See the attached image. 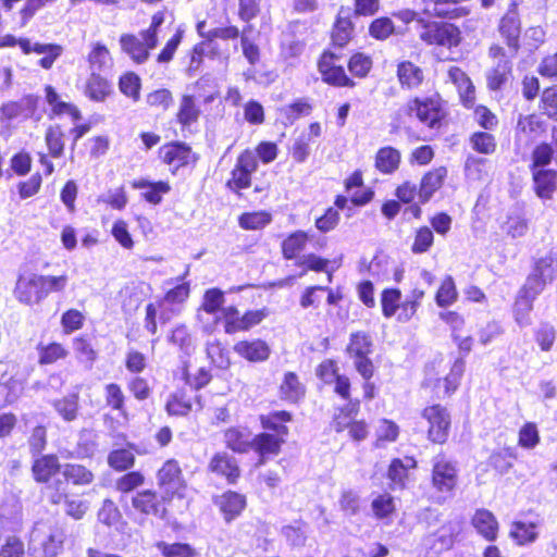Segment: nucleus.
Wrapping results in <instances>:
<instances>
[{"label": "nucleus", "instance_id": "412c9836", "mask_svg": "<svg viewBox=\"0 0 557 557\" xmlns=\"http://www.w3.org/2000/svg\"><path fill=\"white\" fill-rule=\"evenodd\" d=\"M446 175L447 170L442 166L426 173L422 177L418 191L419 199L422 203L428 202L433 194L442 187Z\"/></svg>", "mask_w": 557, "mask_h": 557}, {"label": "nucleus", "instance_id": "9d476101", "mask_svg": "<svg viewBox=\"0 0 557 557\" xmlns=\"http://www.w3.org/2000/svg\"><path fill=\"white\" fill-rule=\"evenodd\" d=\"M158 484L166 495L173 496L184 488L182 470L176 460L170 459L163 463L157 474Z\"/></svg>", "mask_w": 557, "mask_h": 557}, {"label": "nucleus", "instance_id": "5fc2aeb1", "mask_svg": "<svg viewBox=\"0 0 557 557\" xmlns=\"http://www.w3.org/2000/svg\"><path fill=\"white\" fill-rule=\"evenodd\" d=\"M104 399L108 407L113 410H117L123 414H125V396L122 388L115 384L110 383L104 387Z\"/></svg>", "mask_w": 557, "mask_h": 557}, {"label": "nucleus", "instance_id": "c756f323", "mask_svg": "<svg viewBox=\"0 0 557 557\" xmlns=\"http://www.w3.org/2000/svg\"><path fill=\"white\" fill-rule=\"evenodd\" d=\"M111 92V84L99 73H90L85 95L92 101L102 102Z\"/></svg>", "mask_w": 557, "mask_h": 557}, {"label": "nucleus", "instance_id": "4c0bfd02", "mask_svg": "<svg viewBox=\"0 0 557 557\" xmlns=\"http://www.w3.org/2000/svg\"><path fill=\"white\" fill-rule=\"evenodd\" d=\"M516 458V454L512 448H503L493 451L488 459L487 465L496 471L499 475L508 473L512 468V460Z\"/></svg>", "mask_w": 557, "mask_h": 557}, {"label": "nucleus", "instance_id": "c85d7f7f", "mask_svg": "<svg viewBox=\"0 0 557 557\" xmlns=\"http://www.w3.org/2000/svg\"><path fill=\"white\" fill-rule=\"evenodd\" d=\"M305 386L294 372H286L280 385V397L289 403H297L305 396Z\"/></svg>", "mask_w": 557, "mask_h": 557}, {"label": "nucleus", "instance_id": "0e129e2a", "mask_svg": "<svg viewBox=\"0 0 557 557\" xmlns=\"http://www.w3.org/2000/svg\"><path fill=\"white\" fill-rule=\"evenodd\" d=\"M121 92L134 101L139 99L140 78L135 73L124 74L119 82Z\"/></svg>", "mask_w": 557, "mask_h": 557}, {"label": "nucleus", "instance_id": "a878e982", "mask_svg": "<svg viewBox=\"0 0 557 557\" xmlns=\"http://www.w3.org/2000/svg\"><path fill=\"white\" fill-rule=\"evenodd\" d=\"M160 154L164 163L178 169L189 162L191 150L185 144L175 143L162 147Z\"/></svg>", "mask_w": 557, "mask_h": 557}, {"label": "nucleus", "instance_id": "3c124183", "mask_svg": "<svg viewBox=\"0 0 557 557\" xmlns=\"http://www.w3.org/2000/svg\"><path fill=\"white\" fill-rule=\"evenodd\" d=\"M401 292L398 288H386L381 295L382 313L385 318H392L399 310Z\"/></svg>", "mask_w": 557, "mask_h": 557}, {"label": "nucleus", "instance_id": "c9c22d12", "mask_svg": "<svg viewBox=\"0 0 557 557\" xmlns=\"http://www.w3.org/2000/svg\"><path fill=\"white\" fill-rule=\"evenodd\" d=\"M220 508L227 521L238 516L245 508V497L236 492L224 493L220 498Z\"/></svg>", "mask_w": 557, "mask_h": 557}, {"label": "nucleus", "instance_id": "aec40b11", "mask_svg": "<svg viewBox=\"0 0 557 557\" xmlns=\"http://www.w3.org/2000/svg\"><path fill=\"white\" fill-rule=\"evenodd\" d=\"M132 187L134 189L145 190L141 194L143 198L152 205H159L162 201L163 195L168 194L171 190V187L166 182H150L145 178L133 181Z\"/></svg>", "mask_w": 557, "mask_h": 557}, {"label": "nucleus", "instance_id": "393cba45", "mask_svg": "<svg viewBox=\"0 0 557 557\" xmlns=\"http://www.w3.org/2000/svg\"><path fill=\"white\" fill-rule=\"evenodd\" d=\"M416 466L417 462L412 457L393 459L387 473L393 488H404L408 479L409 469H413Z\"/></svg>", "mask_w": 557, "mask_h": 557}, {"label": "nucleus", "instance_id": "4d7b16f0", "mask_svg": "<svg viewBox=\"0 0 557 557\" xmlns=\"http://www.w3.org/2000/svg\"><path fill=\"white\" fill-rule=\"evenodd\" d=\"M39 281L42 286L44 299L48 297L51 293H62L69 283V276L66 274L62 275H40Z\"/></svg>", "mask_w": 557, "mask_h": 557}, {"label": "nucleus", "instance_id": "72a5a7b5", "mask_svg": "<svg viewBox=\"0 0 557 557\" xmlns=\"http://www.w3.org/2000/svg\"><path fill=\"white\" fill-rule=\"evenodd\" d=\"M510 537L516 541L518 545H528L536 541L537 524L533 522L516 521L510 528Z\"/></svg>", "mask_w": 557, "mask_h": 557}, {"label": "nucleus", "instance_id": "13d9d810", "mask_svg": "<svg viewBox=\"0 0 557 557\" xmlns=\"http://www.w3.org/2000/svg\"><path fill=\"white\" fill-rule=\"evenodd\" d=\"M207 356L220 369L230 366L228 351L216 339L207 343Z\"/></svg>", "mask_w": 557, "mask_h": 557}, {"label": "nucleus", "instance_id": "37998d69", "mask_svg": "<svg viewBox=\"0 0 557 557\" xmlns=\"http://www.w3.org/2000/svg\"><path fill=\"white\" fill-rule=\"evenodd\" d=\"M308 242V235L302 231L290 234L282 243V251L284 258L292 260L296 258L305 248Z\"/></svg>", "mask_w": 557, "mask_h": 557}, {"label": "nucleus", "instance_id": "de8ad7c7", "mask_svg": "<svg viewBox=\"0 0 557 557\" xmlns=\"http://www.w3.org/2000/svg\"><path fill=\"white\" fill-rule=\"evenodd\" d=\"M272 218L271 214L265 211L247 212L239 216V226L244 230L257 231L265 227Z\"/></svg>", "mask_w": 557, "mask_h": 557}, {"label": "nucleus", "instance_id": "338daca9", "mask_svg": "<svg viewBox=\"0 0 557 557\" xmlns=\"http://www.w3.org/2000/svg\"><path fill=\"white\" fill-rule=\"evenodd\" d=\"M540 443V434L535 423L528 422L519 431L518 444L525 449H532Z\"/></svg>", "mask_w": 557, "mask_h": 557}, {"label": "nucleus", "instance_id": "49530a36", "mask_svg": "<svg viewBox=\"0 0 557 557\" xmlns=\"http://www.w3.org/2000/svg\"><path fill=\"white\" fill-rule=\"evenodd\" d=\"M199 114L200 110L197 107L194 97L188 95L183 96L180 110L177 112V121L183 126H189L198 120Z\"/></svg>", "mask_w": 557, "mask_h": 557}, {"label": "nucleus", "instance_id": "a211bd4d", "mask_svg": "<svg viewBox=\"0 0 557 557\" xmlns=\"http://www.w3.org/2000/svg\"><path fill=\"white\" fill-rule=\"evenodd\" d=\"M234 351L251 362H261L269 358L270 347L262 339L242 341L234 345Z\"/></svg>", "mask_w": 557, "mask_h": 557}, {"label": "nucleus", "instance_id": "f03ea898", "mask_svg": "<svg viewBox=\"0 0 557 557\" xmlns=\"http://www.w3.org/2000/svg\"><path fill=\"white\" fill-rule=\"evenodd\" d=\"M432 486L438 493L437 503L442 504L451 498L458 483L456 462L445 455L432 459Z\"/></svg>", "mask_w": 557, "mask_h": 557}, {"label": "nucleus", "instance_id": "603ef678", "mask_svg": "<svg viewBox=\"0 0 557 557\" xmlns=\"http://www.w3.org/2000/svg\"><path fill=\"white\" fill-rule=\"evenodd\" d=\"M470 145L473 150L483 154H492L496 150L495 137L486 132H475L470 137Z\"/></svg>", "mask_w": 557, "mask_h": 557}, {"label": "nucleus", "instance_id": "473e14b6", "mask_svg": "<svg viewBox=\"0 0 557 557\" xmlns=\"http://www.w3.org/2000/svg\"><path fill=\"white\" fill-rule=\"evenodd\" d=\"M557 173L553 170L533 171V180L536 194L541 198H550L556 188Z\"/></svg>", "mask_w": 557, "mask_h": 557}, {"label": "nucleus", "instance_id": "423d86ee", "mask_svg": "<svg viewBox=\"0 0 557 557\" xmlns=\"http://www.w3.org/2000/svg\"><path fill=\"white\" fill-rule=\"evenodd\" d=\"M123 50L135 63H145L149 58V51L158 45V39L147 35L143 30L138 35L125 34L120 38Z\"/></svg>", "mask_w": 557, "mask_h": 557}, {"label": "nucleus", "instance_id": "680f3d73", "mask_svg": "<svg viewBox=\"0 0 557 557\" xmlns=\"http://www.w3.org/2000/svg\"><path fill=\"white\" fill-rule=\"evenodd\" d=\"M108 462L113 469L123 471L134 466L135 456L128 449H116L109 454Z\"/></svg>", "mask_w": 557, "mask_h": 557}, {"label": "nucleus", "instance_id": "6e6552de", "mask_svg": "<svg viewBox=\"0 0 557 557\" xmlns=\"http://www.w3.org/2000/svg\"><path fill=\"white\" fill-rule=\"evenodd\" d=\"M488 54L496 60L495 65L487 73V86L492 90H498L507 82L511 73V55H507L505 49L498 45H493Z\"/></svg>", "mask_w": 557, "mask_h": 557}, {"label": "nucleus", "instance_id": "1a4fd4ad", "mask_svg": "<svg viewBox=\"0 0 557 557\" xmlns=\"http://www.w3.org/2000/svg\"><path fill=\"white\" fill-rule=\"evenodd\" d=\"M15 299L26 306L38 305L44 300L39 274L28 273L17 277L13 290Z\"/></svg>", "mask_w": 557, "mask_h": 557}, {"label": "nucleus", "instance_id": "4be33fe9", "mask_svg": "<svg viewBox=\"0 0 557 557\" xmlns=\"http://www.w3.org/2000/svg\"><path fill=\"white\" fill-rule=\"evenodd\" d=\"M472 524L484 539L495 541L498 532V522L487 509H478L472 518Z\"/></svg>", "mask_w": 557, "mask_h": 557}, {"label": "nucleus", "instance_id": "e433bc0d", "mask_svg": "<svg viewBox=\"0 0 557 557\" xmlns=\"http://www.w3.org/2000/svg\"><path fill=\"white\" fill-rule=\"evenodd\" d=\"M78 393H73L52 403L54 410L66 422L74 421L78 416Z\"/></svg>", "mask_w": 557, "mask_h": 557}, {"label": "nucleus", "instance_id": "bf43d9fd", "mask_svg": "<svg viewBox=\"0 0 557 557\" xmlns=\"http://www.w3.org/2000/svg\"><path fill=\"white\" fill-rule=\"evenodd\" d=\"M24 389L23 382L17 379H10L5 383H0L1 406L12 404L22 395Z\"/></svg>", "mask_w": 557, "mask_h": 557}, {"label": "nucleus", "instance_id": "f704fd0d", "mask_svg": "<svg viewBox=\"0 0 557 557\" xmlns=\"http://www.w3.org/2000/svg\"><path fill=\"white\" fill-rule=\"evenodd\" d=\"M60 468L59 460L54 455H46L35 460L33 473L38 482H47Z\"/></svg>", "mask_w": 557, "mask_h": 557}, {"label": "nucleus", "instance_id": "774afa93", "mask_svg": "<svg viewBox=\"0 0 557 557\" xmlns=\"http://www.w3.org/2000/svg\"><path fill=\"white\" fill-rule=\"evenodd\" d=\"M158 548L165 557H195L194 548L188 544L183 543H159Z\"/></svg>", "mask_w": 557, "mask_h": 557}, {"label": "nucleus", "instance_id": "a18cd8bd", "mask_svg": "<svg viewBox=\"0 0 557 557\" xmlns=\"http://www.w3.org/2000/svg\"><path fill=\"white\" fill-rule=\"evenodd\" d=\"M347 426H349V434L355 441H362L368 435V426L363 421L350 423L349 414L344 418L342 414L335 417L334 429L336 432H342Z\"/></svg>", "mask_w": 557, "mask_h": 557}, {"label": "nucleus", "instance_id": "5701e85b", "mask_svg": "<svg viewBox=\"0 0 557 557\" xmlns=\"http://www.w3.org/2000/svg\"><path fill=\"white\" fill-rule=\"evenodd\" d=\"M397 77L403 88L414 89L422 84L424 74L422 69L411 61H403L397 65Z\"/></svg>", "mask_w": 557, "mask_h": 557}, {"label": "nucleus", "instance_id": "864d4df0", "mask_svg": "<svg viewBox=\"0 0 557 557\" xmlns=\"http://www.w3.org/2000/svg\"><path fill=\"white\" fill-rule=\"evenodd\" d=\"M63 132L59 125L50 126L46 132V144L51 157L60 158L63 156L64 141Z\"/></svg>", "mask_w": 557, "mask_h": 557}, {"label": "nucleus", "instance_id": "2f4dec72", "mask_svg": "<svg viewBox=\"0 0 557 557\" xmlns=\"http://www.w3.org/2000/svg\"><path fill=\"white\" fill-rule=\"evenodd\" d=\"M400 152L393 147H383L379 149L375 156V168L384 174L394 173L400 163Z\"/></svg>", "mask_w": 557, "mask_h": 557}, {"label": "nucleus", "instance_id": "f8f14e48", "mask_svg": "<svg viewBox=\"0 0 557 557\" xmlns=\"http://www.w3.org/2000/svg\"><path fill=\"white\" fill-rule=\"evenodd\" d=\"M499 33L511 50V57H515L520 47L519 38L521 33L520 18L515 10L508 11L500 20Z\"/></svg>", "mask_w": 557, "mask_h": 557}, {"label": "nucleus", "instance_id": "ddd939ff", "mask_svg": "<svg viewBox=\"0 0 557 557\" xmlns=\"http://www.w3.org/2000/svg\"><path fill=\"white\" fill-rule=\"evenodd\" d=\"M208 469L212 473L224 476L231 484L235 483L240 474L236 459L225 451L214 454Z\"/></svg>", "mask_w": 557, "mask_h": 557}, {"label": "nucleus", "instance_id": "39448f33", "mask_svg": "<svg viewBox=\"0 0 557 557\" xmlns=\"http://www.w3.org/2000/svg\"><path fill=\"white\" fill-rule=\"evenodd\" d=\"M408 111L414 113L421 123L438 128L445 116L442 100L437 94L426 98H414L408 103Z\"/></svg>", "mask_w": 557, "mask_h": 557}, {"label": "nucleus", "instance_id": "dca6fc26", "mask_svg": "<svg viewBox=\"0 0 557 557\" xmlns=\"http://www.w3.org/2000/svg\"><path fill=\"white\" fill-rule=\"evenodd\" d=\"M332 55L323 54L319 61V71L325 83L337 87H352L355 83L346 75L342 66L331 64Z\"/></svg>", "mask_w": 557, "mask_h": 557}, {"label": "nucleus", "instance_id": "7ed1b4c3", "mask_svg": "<svg viewBox=\"0 0 557 557\" xmlns=\"http://www.w3.org/2000/svg\"><path fill=\"white\" fill-rule=\"evenodd\" d=\"M419 38L429 46H440L447 49L460 44V30L454 24L445 22H429L423 18L417 21Z\"/></svg>", "mask_w": 557, "mask_h": 557}, {"label": "nucleus", "instance_id": "bb28decb", "mask_svg": "<svg viewBox=\"0 0 557 557\" xmlns=\"http://www.w3.org/2000/svg\"><path fill=\"white\" fill-rule=\"evenodd\" d=\"M90 73H106L113 65V61L108 48L100 42L91 45V50L87 57Z\"/></svg>", "mask_w": 557, "mask_h": 557}, {"label": "nucleus", "instance_id": "8fccbe9b", "mask_svg": "<svg viewBox=\"0 0 557 557\" xmlns=\"http://www.w3.org/2000/svg\"><path fill=\"white\" fill-rule=\"evenodd\" d=\"M533 271L540 274L546 283L552 282L557 276V255L549 252L535 262Z\"/></svg>", "mask_w": 557, "mask_h": 557}, {"label": "nucleus", "instance_id": "cd10ccee", "mask_svg": "<svg viewBox=\"0 0 557 557\" xmlns=\"http://www.w3.org/2000/svg\"><path fill=\"white\" fill-rule=\"evenodd\" d=\"M351 33L350 10L341 8L332 33L333 42L338 47H344L349 41Z\"/></svg>", "mask_w": 557, "mask_h": 557}, {"label": "nucleus", "instance_id": "09e8293b", "mask_svg": "<svg viewBox=\"0 0 557 557\" xmlns=\"http://www.w3.org/2000/svg\"><path fill=\"white\" fill-rule=\"evenodd\" d=\"M369 34L377 40H385L393 34L403 33L395 27L392 18L384 16L372 21L369 26Z\"/></svg>", "mask_w": 557, "mask_h": 557}, {"label": "nucleus", "instance_id": "69168bd1", "mask_svg": "<svg viewBox=\"0 0 557 557\" xmlns=\"http://www.w3.org/2000/svg\"><path fill=\"white\" fill-rule=\"evenodd\" d=\"M66 349L58 343H52L39 348V362L41 364H51L60 359L65 358Z\"/></svg>", "mask_w": 557, "mask_h": 557}, {"label": "nucleus", "instance_id": "e2e57ef3", "mask_svg": "<svg viewBox=\"0 0 557 557\" xmlns=\"http://www.w3.org/2000/svg\"><path fill=\"white\" fill-rule=\"evenodd\" d=\"M463 371H465L463 359H461V358L456 359L450 368V372L443 380L446 395H450L451 393H454L457 389V387L460 383L461 376L463 374Z\"/></svg>", "mask_w": 557, "mask_h": 557}, {"label": "nucleus", "instance_id": "2eb2a0df", "mask_svg": "<svg viewBox=\"0 0 557 557\" xmlns=\"http://www.w3.org/2000/svg\"><path fill=\"white\" fill-rule=\"evenodd\" d=\"M546 125L540 116L530 114L520 116L516 128V141H525L527 144L536 139L543 132Z\"/></svg>", "mask_w": 557, "mask_h": 557}, {"label": "nucleus", "instance_id": "c03bdc74", "mask_svg": "<svg viewBox=\"0 0 557 557\" xmlns=\"http://www.w3.org/2000/svg\"><path fill=\"white\" fill-rule=\"evenodd\" d=\"M307 529L305 522L295 521L293 524L284 525L281 533L290 546L301 547L307 541Z\"/></svg>", "mask_w": 557, "mask_h": 557}, {"label": "nucleus", "instance_id": "4468645a", "mask_svg": "<svg viewBox=\"0 0 557 557\" xmlns=\"http://www.w3.org/2000/svg\"><path fill=\"white\" fill-rule=\"evenodd\" d=\"M132 504L137 511L145 515L162 518L165 513L163 500L150 490L137 493L133 497Z\"/></svg>", "mask_w": 557, "mask_h": 557}, {"label": "nucleus", "instance_id": "052dcab7", "mask_svg": "<svg viewBox=\"0 0 557 557\" xmlns=\"http://www.w3.org/2000/svg\"><path fill=\"white\" fill-rule=\"evenodd\" d=\"M62 50L61 46L54 44H41V46H37L35 53L44 54L38 61L39 65L45 70L51 69L54 61L61 55Z\"/></svg>", "mask_w": 557, "mask_h": 557}, {"label": "nucleus", "instance_id": "7c9ffc66", "mask_svg": "<svg viewBox=\"0 0 557 557\" xmlns=\"http://www.w3.org/2000/svg\"><path fill=\"white\" fill-rule=\"evenodd\" d=\"M284 442V437L275 436L271 433H261L253 436L252 448L261 458H265L268 456L277 455Z\"/></svg>", "mask_w": 557, "mask_h": 557}, {"label": "nucleus", "instance_id": "b1692460", "mask_svg": "<svg viewBox=\"0 0 557 557\" xmlns=\"http://www.w3.org/2000/svg\"><path fill=\"white\" fill-rule=\"evenodd\" d=\"M169 343L177 347L182 356L189 357L196 349V341L185 324L176 325L168 336Z\"/></svg>", "mask_w": 557, "mask_h": 557}, {"label": "nucleus", "instance_id": "ea45409f", "mask_svg": "<svg viewBox=\"0 0 557 557\" xmlns=\"http://www.w3.org/2000/svg\"><path fill=\"white\" fill-rule=\"evenodd\" d=\"M535 299L518 294L513 305V318L520 327L529 326L532 323L531 312Z\"/></svg>", "mask_w": 557, "mask_h": 557}, {"label": "nucleus", "instance_id": "a19ab883", "mask_svg": "<svg viewBox=\"0 0 557 557\" xmlns=\"http://www.w3.org/2000/svg\"><path fill=\"white\" fill-rule=\"evenodd\" d=\"M62 474L74 485H89L94 481V473L82 465L67 463L63 467Z\"/></svg>", "mask_w": 557, "mask_h": 557}, {"label": "nucleus", "instance_id": "6e6d98bb", "mask_svg": "<svg viewBox=\"0 0 557 557\" xmlns=\"http://www.w3.org/2000/svg\"><path fill=\"white\" fill-rule=\"evenodd\" d=\"M458 293L455 286L454 278L448 275L442 282L436 293V304L440 307H448L457 299Z\"/></svg>", "mask_w": 557, "mask_h": 557}, {"label": "nucleus", "instance_id": "6ab92c4d", "mask_svg": "<svg viewBox=\"0 0 557 557\" xmlns=\"http://www.w3.org/2000/svg\"><path fill=\"white\" fill-rule=\"evenodd\" d=\"M447 75L456 86L463 106L472 107L474 104V86L467 74L457 66H450Z\"/></svg>", "mask_w": 557, "mask_h": 557}, {"label": "nucleus", "instance_id": "f3484780", "mask_svg": "<svg viewBox=\"0 0 557 557\" xmlns=\"http://www.w3.org/2000/svg\"><path fill=\"white\" fill-rule=\"evenodd\" d=\"M224 443L234 453L243 454L252 448L253 437L247 428L232 426L224 431Z\"/></svg>", "mask_w": 557, "mask_h": 557}, {"label": "nucleus", "instance_id": "9b49d317", "mask_svg": "<svg viewBox=\"0 0 557 557\" xmlns=\"http://www.w3.org/2000/svg\"><path fill=\"white\" fill-rule=\"evenodd\" d=\"M37 108V97L28 95L17 101H9L0 108L1 121L26 120L30 117Z\"/></svg>", "mask_w": 557, "mask_h": 557}, {"label": "nucleus", "instance_id": "0eeeda50", "mask_svg": "<svg viewBox=\"0 0 557 557\" xmlns=\"http://www.w3.org/2000/svg\"><path fill=\"white\" fill-rule=\"evenodd\" d=\"M422 417L429 422V438L433 443L446 442L450 428V416L447 409L441 405L426 407Z\"/></svg>", "mask_w": 557, "mask_h": 557}, {"label": "nucleus", "instance_id": "58836bf2", "mask_svg": "<svg viewBox=\"0 0 557 557\" xmlns=\"http://www.w3.org/2000/svg\"><path fill=\"white\" fill-rule=\"evenodd\" d=\"M191 408V397L184 389L171 394L165 405V409L171 416H186Z\"/></svg>", "mask_w": 557, "mask_h": 557}, {"label": "nucleus", "instance_id": "20e7f679", "mask_svg": "<svg viewBox=\"0 0 557 557\" xmlns=\"http://www.w3.org/2000/svg\"><path fill=\"white\" fill-rule=\"evenodd\" d=\"M372 347V339L367 333L356 332L350 335L347 352L355 359L356 370L364 380L373 375V363L369 359Z\"/></svg>", "mask_w": 557, "mask_h": 557}, {"label": "nucleus", "instance_id": "f257e3e1", "mask_svg": "<svg viewBox=\"0 0 557 557\" xmlns=\"http://www.w3.org/2000/svg\"><path fill=\"white\" fill-rule=\"evenodd\" d=\"M65 531L57 524L37 523L29 537L30 556L57 557L63 552Z\"/></svg>", "mask_w": 557, "mask_h": 557}, {"label": "nucleus", "instance_id": "79ce46f5", "mask_svg": "<svg viewBox=\"0 0 557 557\" xmlns=\"http://www.w3.org/2000/svg\"><path fill=\"white\" fill-rule=\"evenodd\" d=\"M63 498L66 515L74 518L75 520L82 519L89 508L88 502L78 498H70L69 496H63L60 493L52 495L51 502L53 504H59Z\"/></svg>", "mask_w": 557, "mask_h": 557}]
</instances>
